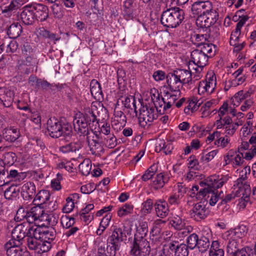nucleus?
<instances>
[{
    "label": "nucleus",
    "mask_w": 256,
    "mask_h": 256,
    "mask_svg": "<svg viewBox=\"0 0 256 256\" xmlns=\"http://www.w3.org/2000/svg\"><path fill=\"white\" fill-rule=\"evenodd\" d=\"M228 176L213 175L206 178L204 182H202L200 185L202 186H206L207 188H204L198 192V196H206L208 194V197H210L209 204L212 206H214L219 199L222 198L224 193L222 191L218 192L216 189L221 188L224 184L228 180Z\"/></svg>",
    "instance_id": "nucleus-1"
},
{
    "label": "nucleus",
    "mask_w": 256,
    "mask_h": 256,
    "mask_svg": "<svg viewBox=\"0 0 256 256\" xmlns=\"http://www.w3.org/2000/svg\"><path fill=\"white\" fill-rule=\"evenodd\" d=\"M96 108L92 107L91 110H86L84 113L78 112L76 114L73 121L74 130L82 136L90 134L92 128L98 124L96 114Z\"/></svg>",
    "instance_id": "nucleus-2"
},
{
    "label": "nucleus",
    "mask_w": 256,
    "mask_h": 256,
    "mask_svg": "<svg viewBox=\"0 0 256 256\" xmlns=\"http://www.w3.org/2000/svg\"><path fill=\"white\" fill-rule=\"evenodd\" d=\"M184 18V11L179 8L175 7L168 9L162 13L160 22L165 27L175 28L182 22Z\"/></svg>",
    "instance_id": "nucleus-3"
},
{
    "label": "nucleus",
    "mask_w": 256,
    "mask_h": 256,
    "mask_svg": "<svg viewBox=\"0 0 256 256\" xmlns=\"http://www.w3.org/2000/svg\"><path fill=\"white\" fill-rule=\"evenodd\" d=\"M47 130L49 135L52 138L62 136L68 140L72 135V128L68 124H62L58 120L50 118L48 121Z\"/></svg>",
    "instance_id": "nucleus-4"
},
{
    "label": "nucleus",
    "mask_w": 256,
    "mask_h": 256,
    "mask_svg": "<svg viewBox=\"0 0 256 256\" xmlns=\"http://www.w3.org/2000/svg\"><path fill=\"white\" fill-rule=\"evenodd\" d=\"M154 106L144 102L140 103L138 118L139 124L142 127L144 128L147 125H150V123L158 118L157 104L154 103Z\"/></svg>",
    "instance_id": "nucleus-5"
},
{
    "label": "nucleus",
    "mask_w": 256,
    "mask_h": 256,
    "mask_svg": "<svg viewBox=\"0 0 256 256\" xmlns=\"http://www.w3.org/2000/svg\"><path fill=\"white\" fill-rule=\"evenodd\" d=\"M151 250L149 242L146 238H134L130 246V254L138 256L143 254L148 255Z\"/></svg>",
    "instance_id": "nucleus-6"
},
{
    "label": "nucleus",
    "mask_w": 256,
    "mask_h": 256,
    "mask_svg": "<svg viewBox=\"0 0 256 256\" xmlns=\"http://www.w3.org/2000/svg\"><path fill=\"white\" fill-rule=\"evenodd\" d=\"M191 10L194 16L206 14L216 11L214 9L212 4L209 0H200L195 2L191 7Z\"/></svg>",
    "instance_id": "nucleus-7"
},
{
    "label": "nucleus",
    "mask_w": 256,
    "mask_h": 256,
    "mask_svg": "<svg viewBox=\"0 0 256 256\" xmlns=\"http://www.w3.org/2000/svg\"><path fill=\"white\" fill-rule=\"evenodd\" d=\"M197 16L196 24L198 26L206 28L207 30L216 22L218 19V14L216 10Z\"/></svg>",
    "instance_id": "nucleus-8"
},
{
    "label": "nucleus",
    "mask_w": 256,
    "mask_h": 256,
    "mask_svg": "<svg viewBox=\"0 0 256 256\" xmlns=\"http://www.w3.org/2000/svg\"><path fill=\"white\" fill-rule=\"evenodd\" d=\"M240 242L237 239L230 237L226 246V251L229 256H248L247 250H250L249 247L240 250Z\"/></svg>",
    "instance_id": "nucleus-9"
},
{
    "label": "nucleus",
    "mask_w": 256,
    "mask_h": 256,
    "mask_svg": "<svg viewBox=\"0 0 256 256\" xmlns=\"http://www.w3.org/2000/svg\"><path fill=\"white\" fill-rule=\"evenodd\" d=\"M28 225V224L23 222L15 226L12 232V239L8 242L12 243L14 246H20L21 240L26 237Z\"/></svg>",
    "instance_id": "nucleus-10"
},
{
    "label": "nucleus",
    "mask_w": 256,
    "mask_h": 256,
    "mask_svg": "<svg viewBox=\"0 0 256 256\" xmlns=\"http://www.w3.org/2000/svg\"><path fill=\"white\" fill-rule=\"evenodd\" d=\"M249 196L250 190L248 186L246 185L244 190H237L235 193L232 192L231 194L226 195L224 197V196L222 198H221L222 200L220 204H226L230 202L236 197H240L241 202H240V204H242V200L244 201V202L241 204L240 206H242V205L244 204L245 202H247L249 201Z\"/></svg>",
    "instance_id": "nucleus-11"
},
{
    "label": "nucleus",
    "mask_w": 256,
    "mask_h": 256,
    "mask_svg": "<svg viewBox=\"0 0 256 256\" xmlns=\"http://www.w3.org/2000/svg\"><path fill=\"white\" fill-rule=\"evenodd\" d=\"M122 14L126 20H132L138 16V6L134 0H126L122 4Z\"/></svg>",
    "instance_id": "nucleus-12"
},
{
    "label": "nucleus",
    "mask_w": 256,
    "mask_h": 256,
    "mask_svg": "<svg viewBox=\"0 0 256 256\" xmlns=\"http://www.w3.org/2000/svg\"><path fill=\"white\" fill-rule=\"evenodd\" d=\"M208 214V210L202 202L196 204L190 212V218L196 221L204 220Z\"/></svg>",
    "instance_id": "nucleus-13"
},
{
    "label": "nucleus",
    "mask_w": 256,
    "mask_h": 256,
    "mask_svg": "<svg viewBox=\"0 0 256 256\" xmlns=\"http://www.w3.org/2000/svg\"><path fill=\"white\" fill-rule=\"evenodd\" d=\"M216 84V76L214 74L209 77H206V80L199 82L198 91L199 93L206 92L211 94L214 90Z\"/></svg>",
    "instance_id": "nucleus-14"
},
{
    "label": "nucleus",
    "mask_w": 256,
    "mask_h": 256,
    "mask_svg": "<svg viewBox=\"0 0 256 256\" xmlns=\"http://www.w3.org/2000/svg\"><path fill=\"white\" fill-rule=\"evenodd\" d=\"M86 136V142L88 143L91 153L94 155H96L102 150L99 136L92 132L90 134H88Z\"/></svg>",
    "instance_id": "nucleus-15"
},
{
    "label": "nucleus",
    "mask_w": 256,
    "mask_h": 256,
    "mask_svg": "<svg viewBox=\"0 0 256 256\" xmlns=\"http://www.w3.org/2000/svg\"><path fill=\"white\" fill-rule=\"evenodd\" d=\"M166 82L168 88L172 92L180 94V88L183 84L178 77L177 73L174 71L169 73L166 76Z\"/></svg>",
    "instance_id": "nucleus-16"
},
{
    "label": "nucleus",
    "mask_w": 256,
    "mask_h": 256,
    "mask_svg": "<svg viewBox=\"0 0 256 256\" xmlns=\"http://www.w3.org/2000/svg\"><path fill=\"white\" fill-rule=\"evenodd\" d=\"M32 4H28L22 8L20 14V19L26 25L32 24L36 20Z\"/></svg>",
    "instance_id": "nucleus-17"
},
{
    "label": "nucleus",
    "mask_w": 256,
    "mask_h": 256,
    "mask_svg": "<svg viewBox=\"0 0 256 256\" xmlns=\"http://www.w3.org/2000/svg\"><path fill=\"white\" fill-rule=\"evenodd\" d=\"M44 210L40 206L32 207L30 211L28 210L27 224H32L37 220L42 221Z\"/></svg>",
    "instance_id": "nucleus-18"
},
{
    "label": "nucleus",
    "mask_w": 256,
    "mask_h": 256,
    "mask_svg": "<svg viewBox=\"0 0 256 256\" xmlns=\"http://www.w3.org/2000/svg\"><path fill=\"white\" fill-rule=\"evenodd\" d=\"M170 250L174 252V256H188V248L184 244H179L178 241H172L169 244Z\"/></svg>",
    "instance_id": "nucleus-19"
},
{
    "label": "nucleus",
    "mask_w": 256,
    "mask_h": 256,
    "mask_svg": "<svg viewBox=\"0 0 256 256\" xmlns=\"http://www.w3.org/2000/svg\"><path fill=\"white\" fill-rule=\"evenodd\" d=\"M191 61L195 66L204 67L208 62V58L206 54H204L197 48L191 52Z\"/></svg>",
    "instance_id": "nucleus-20"
},
{
    "label": "nucleus",
    "mask_w": 256,
    "mask_h": 256,
    "mask_svg": "<svg viewBox=\"0 0 256 256\" xmlns=\"http://www.w3.org/2000/svg\"><path fill=\"white\" fill-rule=\"evenodd\" d=\"M32 4L34 8V12L36 20H37L40 22L46 20L48 16V7L41 4L34 3Z\"/></svg>",
    "instance_id": "nucleus-21"
},
{
    "label": "nucleus",
    "mask_w": 256,
    "mask_h": 256,
    "mask_svg": "<svg viewBox=\"0 0 256 256\" xmlns=\"http://www.w3.org/2000/svg\"><path fill=\"white\" fill-rule=\"evenodd\" d=\"M250 167L246 166H245L243 170L240 172V178L235 182V184H234V186L236 187L234 188H238V190H244L245 186L246 185L248 187V189L250 190V195L251 193V190L250 188V185L246 182V180L247 178L246 175L247 174H250Z\"/></svg>",
    "instance_id": "nucleus-22"
},
{
    "label": "nucleus",
    "mask_w": 256,
    "mask_h": 256,
    "mask_svg": "<svg viewBox=\"0 0 256 256\" xmlns=\"http://www.w3.org/2000/svg\"><path fill=\"white\" fill-rule=\"evenodd\" d=\"M156 216L160 218H166L168 214L169 208L168 204L164 200H157L154 203Z\"/></svg>",
    "instance_id": "nucleus-23"
},
{
    "label": "nucleus",
    "mask_w": 256,
    "mask_h": 256,
    "mask_svg": "<svg viewBox=\"0 0 256 256\" xmlns=\"http://www.w3.org/2000/svg\"><path fill=\"white\" fill-rule=\"evenodd\" d=\"M164 97H162V102L164 104V110H166L174 104L176 101L178 99L180 94H178L172 92V91H164Z\"/></svg>",
    "instance_id": "nucleus-24"
},
{
    "label": "nucleus",
    "mask_w": 256,
    "mask_h": 256,
    "mask_svg": "<svg viewBox=\"0 0 256 256\" xmlns=\"http://www.w3.org/2000/svg\"><path fill=\"white\" fill-rule=\"evenodd\" d=\"M20 246H14L12 243L7 242L4 247L6 250L8 256H28V253L27 251H24L22 248L19 247Z\"/></svg>",
    "instance_id": "nucleus-25"
},
{
    "label": "nucleus",
    "mask_w": 256,
    "mask_h": 256,
    "mask_svg": "<svg viewBox=\"0 0 256 256\" xmlns=\"http://www.w3.org/2000/svg\"><path fill=\"white\" fill-rule=\"evenodd\" d=\"M82 144L80 142H71L60 146L59 150L63 154L76 152L82 148Z\"/></svg>",
    "instance_id": "nucleus-26"
},
{
    "label": "nucleus",
    "mask_w": 256,
    "mask_h": 256,
    "mask_svg": "<svg viewBox=\"0 0 256 256\" xmlns=\"http://www.w3.org/2000/svg\"><path fill=\"white\" fill-rule=\"evenodd\" d=\"M36 187L32 182L24 184L22 188V194L24 198L32 199L36 195Z\"/></svg>",
    "instance_id": "nucleus-27"
},
{
    "label": "nucleus",
    "mask_w": 256,
    "mask_h": 256,
    "mask_svg": "<svg viewBox=\"0 0 256 256\" xmlns=\"http://www.w3.org/2000/svg\"><path fill=\"white\" fill-rule=\"evenodd\" d=\"M126 238V232L124 229L121 228L114 227L112 235L108 238L110 240H112L120 244Z\"/></svg>",
    "instance_id": "nucleus-28"
},
{
    "label": "nucleus",
    "mask_w": 256,
    "mask_h": 256,
    "mask_svg": "<svg viewBox=\"0 0 256 256\" xmlns=\"http://www.w3.org/2000/svg\"><path fill=\"white\" fill-rule=\"evenodd\" d=\"M248 232V228L246 226L241 225L229 232V236L232 238L237 239L241 242V238L244 237Z\"/></svg>",
    "instance_id": "nucleus-29"
},
{
    "label": "nucleus",
    "mask_w": 256,
    "mask_h": 256,
    "mask_svg": "<svg viewBox=\"0 0 256 256\" xmlns=\"http://www.w3.org/2000/svg\"><path fill=\"white\" fill-rule=\"evenodd\" d=\"M50 194L46 190H40L35 196L33 202L36 206H40L46 202L50 198Z\"/></svg>",
    "instance_id": "nucleus-30"
},
{
    "label": "nucleus",
    "mask_w": 256,
    "mask_h": 256,
    "mask_svg": "<svg viewBox=\"0 0 256 256\" xmlns=\"http://www.w3.org/2000/svg\"><path fill=\"white\" fill-rule=\"evenodd\" d=\"M197 49L204 54H206L208 58H211L215 54L216 47L210 43H202L198 46Z\"/></svg>",
    "instance_id": "nucleus-31"
},
{
    "label": "nucleus",
    "mask_w": 256,
    "mask_h": 256,
    "mask_svg": "<svg viewBox=\"0 0 256 256\" xmlns=\"http://www.w3.org/2000/svg\"><path fill=\"white\" fill-rule=\"evenodd\" d=\"M22 32V26L18 22H14L8 28L7 34L11 38H17Z\"/></svg>",
    "instance_id": "nucleus-32"
},
{
    "label": "nucleus",
    "mask_w": 256,
    "mask_h": 256,
    "mask_svg": "<svg viewBox=\"0 0 256 256\" xmlns=\"http://www.w3.org/2000/svg\"><path fill=\"white\" fill-rule=\"evenodd\" d=\"M182 84H189L192 80V72L190 70L180 69L174 70Z\"/></svg>",
    "instance_id": "nucleus-33"
},
{
    "label": "nucleus",
    "mask_w": 256,
    "mask_h": 256,
    "mask_svg": "<svg viewBox=\"0 0 256 256\" xmlns=\"http://www.w3.org/2000/svg\"><path fill=\"white\" fill-rule=\"evenodd\" d=\"M124 100H122V102L124 105V106L126 108H129L130 110H134L136 116H138V111L136 110V100L134 97L133 96H127L124 98H122Z\"/></svg>",
    "instance_id": "nucleus-34"
},
{
    "label": "nucleus",
    "mask_w": 256,
    "mask_h": 256,
    "mask_svg": "<svg viewBox=\"0 0 256 256\" xmlns=\"http://www.w3.org/2000/svg\"><path fill=\"white\" fill-rule=\"evenodd\" d=\"M169 180V177L162 173L158 174L153 180V184L155 189L162 188Z\"/></svg>",
    "instance_id": "nucleus-35"
},
{
    "label": "nucleus",
    "mask_w": 256,
    "mask_h": 256,
    "mask_svg": "<svg viewBox=\"0 0 256 256\" xmlns=\"http://www.w3.org/2000/svg\"><path fill=\"white\" fill-rule=\"evenodd\" d=\"M56 236V231L52 227L48 228L44 230L42 232V236L41 237L42 240L50 242L51 244Z\"/></svg>",
    "instance_id": "nucleus-36"
},
{
    "label": "nucleus",
    "mask_w": 256,
    "mask_h": 256,
    "mask_svg": "<svg viewBox=\"0 0 256 256\" xmlns=\"http://www.w3.org/2000/svg\"><path fill=\"white\" fill-rule=\"evenodd\" d=\"M120 244L108 239L106 252L110 256H116V252L120 250Z\"/></svg>",
    "instance_id": "nucleus-37"
},
{
    "label": "nucleus",
    "mask_w": 256,
    "mask_h": 256,
    "mask_svg": "<svg viewBox=\"0 0 256 256\" xmlns=\"http://www.w3.org/2000/svg\"><path fill=\"white\" fill-rule=\"evenodd\" d=\"M19 192V188L16 186L12 185L5 190L4 196L6 199L12 200L18 196Z\"/></svg>",
    "instance_id": "nucleus-38"
},
{
    "label": "nucleus",
    "mask_w": 256,
    "mask_h": 256,
    "mask_svg": "<svg viewBox=\"0 0 256 256\" xmlns=\"http://www.w3.org/2000/svg\"><path fill=\"white\" fill-rule=\"evenodd\" d=\"M210 38L209 34H194L191 36V42L197 46L201 44L202 43H204L205 41L208 40Z\"/></svg>",
    "instance_id": "nucleus-39"
},
{
    "label": "nucleus",
    "mask_w": 256,
    "mask_h": 256,
    "mask_svg": "<svg viewBox=\"0 0 256 256\" xmlns=\"http://www.w3.org/2000/svg\"><path fill=\"white\" fill-rule=\"evenodd\" d=\"M148 232V224L146 222H142L137 228L136 232L134 234V238H145Z\"/></svg>",
    "instance_id": "nucleus-40"
},
{
    "label": "nucleus",
    "mask_w": 256,
    "mask_h": 256,
    "mask_svg": "<svg viewBox=\"0 0 256 256\" xmlns=\"http://www.w3.org/2000/svg\"><path fill=\"white\" fill-rule=\"evenodd\" d=\"M118 102L116 104L114 110V120L120 124L121 126L125 124L126 122V116L124 113L120 110L118 107Z\"/></svg>",
    "instance_id": "nucleus-41"
},
{
    "label": "nucleus",
    "mask_w": 256,
    "mask_h": 256,
    "mask_svg": "<svg viewBox=\"0 0 256 256\" xmlns=\"http://www.w3.org/2000/svg\"><path fill=\"white\" fill-rule=\"evenodd\" d=\"M210 246V240L208 236H202L198 240V248L199 251L204 252H206Z\"/></svg>",
    "instance_id": "nucleus-42"
},
{
    "label": "nucleus",
    "mask_w": 256,
    "mask_h": 256,
    "mask_svg": "<svg viewBox=\"0 0 256 256\" xmlns=\"http://www.w3.org/2000/svg\"><path fill=\"white\" fill-rule=\"evenodd\" d=\"M155 150L157 152L163 151L166 154H168L171 152L172 149L170 145H166L165 141L160 139L156 141Z\"/></svg>",
    "instance_id": "nucleus-43"
},
{
    "label": "nucleus",
    "mask_w": 256,
    "mask_h": 256,
    "mask_svg": "<svg viewBox=\"0 0 256 256\" xmlns=\"http://www.w3.org/2000/svg\"><path fill=\"white\" fill-rule=\"evenodd\" d=\"M7 172L8 174V178L10 179V182H20V180H24L26 176V174L23 172H19L16 170H10L9 171L7 170Z\"/></svg>",
    "instance_id": "nucleus-44"
},
{
    "label": "nucleus",
    "mask_w": 256,
    "mask_h": 256,
    "mask_svg": "<svg viewBox=\"0 0 256 256\" xmlns=\"http://www.w3.org/2000/svg\"><path fill=\"white\" fill-rule=\"evenodd\" d=\"M170 224L176 230H182L185 226L184 221L178 216H174L170 220Z\"/></svg>",
    "instance_id": "nucleus-45"
},
{
    "label": "nucleus",
    "mask_w": 256,
    "mask_h": 256,
    "mask_svg": "<svg viewBox=\"0 0 256 256\" xmlns=\"http://www.w3.org/2000/svg\"><path fill=\"white\" fill-rule=\"evenodd\" d=\"M91 168L92 164L88 159L84 160L78 166L79 170L84 176H88L90 174Z\"/></svg>",
    "instance_id": "nucleus-46"
},
{
    "label": "nucleus",
    "mask_w": 256,
    "mask_h": 256,
    "mask_svg": "<svg viewBox=\"0 0 256 256\" xmlns=\"http://www.w3.org/2000/svg\"><path fill=\"white\" fill-rule=\"evenodd\" d=\"M198 236L196 234L194 233L190 234L186 239V246L191 250L194 249L198 246Z\"/></svg>",
    "instance_id": "nucleus-47"
},
{
    "label": "nucleus",
    "mask_w": 256,
    "mask_h": 256,
    "mask_svg": "<svg viewBox=\"0 0 256 256\" xmlns=\"http://www.w3.org/2000/svg\"><path fill=\"white\" fill-rule=\"evenodd\" d=\"M154 206L152 200L150 198H148L146 200L144 201L142 204V207L141 212L144 214H150Z\"/></svg>",
    "instance_id": "nucleus-48"
},
{
    "label": "nucleus",
    "mask_w": 256,
    "mask_h": 256,
    "mask_svg": "<svg viewBox=\"0 0 256 256\" xmlns=\"http://www.w3.org/2000/svg\"><path fill=\"white\" fill-rule=\"evenodd\" d=\"M104 139L105 140L106 145L109 148H115L118 144L117 139L114 134L104 136Z\"/></svg>",
    "instance_id": "nucleus-49"
},
{
    "label": "nucleus",
    "mask_w": 256,
    "mask_h": 256,
    "mask_svg": "<svg viewBox=\"0 0 256 256\" xmlns=\"http://www.w3.org/2000/svg\"><path fill=\"white\" fill-rule=\"evenodd\" d=\"M201 104L202 102H199L196 99L194 98L190 102L188 106L184 108V112L186 114H189L190 110L192 112L196 110Z\"/></svg>",
    "instance_id": "nucleus-50"
},
{
    "label": "nucleus",
    "mask_w": 256,
    "mask_h": 256,
    "mask_svg": "<svg viewBox=\"0 0 256 256\" xmlns=\"http://www.w3.org/2000/svg\"><path fill=\"white\" fill-rule=\"evenodd\" d=\"M52 248V244L50 242L41 240L39 242L38 248L36 252L38 254H42L48 252Z\"/></svg>",
    "instance_id": "nucleus-51"
},
{
    "label": "nucleus",
    "mask_w": 256,
    "mask_h": 256,
    "mask_svg": "<svg viewBox=\"0 0 256 256\" xmlns=\"http://www.w3.org/2000/svg\"><path fill=\"white\" fill-rule=\"evenodd\" d=\"M19 8V4L16 1L12 0L10 5L4 8L2 10V14H6L8 16H10L12 15V12L17 10Z\"/></svg>",
    "instance_id": "nucleus-52"
},
{
    "label": "nucleus",
    "mask_w": 256,
    "mask_h": 256,
    "mask_svg": "<svg viewBox=\"0 0 256 256\" xmlns=\"http://www.w3.org/2000/svg\"><path fill=\"white\" fill-rule=\"evenodd\" d=\"M74 218L72 217L63 216L61 218V224L64 228H69L74 224Z\"/></svg>",
    "instance_id": "nucleus-53"
},
{
    "label": "nucleus",
    "mask_w": 256,
    "mask_h": 256,
    "mask_svg": "<svg viewBox=\"0 0 256 256\" xmlns=\"http://www.w3.org/2000/svg\"><path fill=\"white\" fill-rule=\"evenodd\" d=\"M10 129H5L3 132V139L10 142H14L18 138V134L14 135Z\"/></svg>",
    "instance_id": "nucleus-54"
},
{
    "label": "nucleus",
    "mask_w": 256,
    "mask_h": 256,
    "mask_svg": "<svg viewBox=\"0 0 256 256\" xmlns=\"http://www.w3.org/2000/svg\"><path fill=\"white\" fill-rule=\"evenodd\" d=\"M133 208L132 205L126 204L118 210V214L119 216L122 217L130 214L133 210Z\"/></svg>",
    "instance_id": "nucleus-55"
},
{
    "label": "nucleus",
    "mask_w": 256,
    "mask_h": 256,
    "mask_svg": "<svg viewBox=\"0 0 256 256\" xmlns=\"http://www.w3.org/2000/svg\"><path fill=\"white\" fill-rule=\"evenodd\" d=\"M10 182V179L8 178V174L7 170H5L3 167L0 169V186H2Z\"/></svg>",
    "instance_id": "nucleus-56"
},
{
    "label": "nucleus",
    "mask_w": 256,
    "mask_h": 256,
    "mask_svg": "<svg viewBox=\"0 0 256 256\" xmlns=\"http://www.w3.org/2000/svg\"><path fill=\"white\" fill-rule=\"evenodd\" d=\"M218 150H213L210 152L206 153V150H205L202 154L201 160L202 161L208 162H210V160H212L214 158V156L218 154Z\"/></svg>",
    "instance_id": "nucleus-57"
},
{
    "label": "nucleus",
    "mask_w": 256,
    "mask_h": 256,
    "mask_svg": "<svg viewBox=\"0 0 256 256\" xmlns=\"http://www.w3.org/2000/svg\"><path fill=\"white\" fill-rule=\"evenodd\" d=\"M17 157L15 153L13 152H8L4 154V160L8 164L12 165L16 162Z\"/></svg>",
    "instance_id": "nucleus-58"
},
{
    "label": "nucleus",
    "mask_w": 256,
    "mask_h": 256,
    "mask_svg": "<svg viewBox=\"0 0 256 256\" xmlns=\"http://www.w3.org/2000/svg\"><path fill=\"white\" fill-rule=\"evenodd\" d=\"M240 34V30L236 28L235 30L232 32L230 36V43L231 46H235L236 42H238Z\"/></svg>",
    "instance_id": "nucleus-59"
},
{
    "label": "nucleus",
    "mask_w": 256,
    "mask_h": 256,
    "mask_svg": "<svg viewBox=\"0 0 256 256\" xmlns=\"http://www.w3.org/2000/svg\"><path fill=\"white\" fill-rule=\"evenodd\" d=\"M250 92L248 91L244 92L243 90H240L236 92L234 96V98L236 101L238 102H241L244 99L250 97Z\"/></svg>",
    "instance_id": "nucleus-60"
},
{
    "label": "nucleus",
    "mask_w": 256,
    "mask_h": 256,
    "mask_svg": "<svg viewBox=\"0 0 256 256\" xmlns=\"http://www.w3.org/2000/svg\"><path fill=\"white\" fill-rule=\"evenodd\" d=\"M50 86L51 84L46 80L38 79L36 81V88L38 89L47 90Z\"/></svg>",
    "instance_id": "nucleus-61"
},
{
    "label": "nucleus",
    "mask_w": 256,
    "mask_h": 256,
    "mask_svg": "<svg viewBox=\"0 0 256 256\" xmlns=\"http://www.w3.org/2000/svg\"><path fill=\"white\" fill-rule=\"evenodd\" d=\"M27 246L28 248L32 250H34L36 252L38 248L40 240H38L32 238H26Z\"/></svg>",
    "instance_id": "nucleus-62"
},
{
    "label": "nucleus",
    "mask_w": 256,
    "mask_h": 256,
    "mask_svg": "<svg viewBox=\"0 0 256 256\" xmlns=\"http://www.w3.org/2000/svg\"><path fill=\"white\" fill-rule=\"evenodd\" d=\"M42 34L45 38L50 39L51 41L55 42L60 39V37L56 36V35L52 32H50L47 30H43L41 32Z\"/></svg>",
    "instance_id": "nucleus-63"
},
{
    "label": "nucleus",
    "mask_w": 256,
    "mask_h": 256,
    "mask_svg": "<svg viewBox=\"0 0 256 256\" xmlns=\"http://www.w3.org/2000/svg\"><path fill=\"white\" fill-rule=\"evenodd\" d=\"M28 210H25L23 208H20L16 214L14 220L17 221H21L24 219L26 220Z\"/></svg>",
    "instance_id": "nucleus-64"
}]
</instances>
